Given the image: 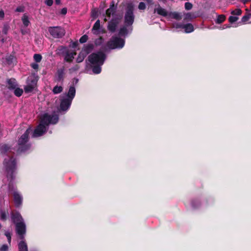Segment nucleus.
Wrapping results in <instances>:
<instances>
[{
  "label": "nucleus",
  "mask_w": 251,
  "mask_h": 251,
  "mask_svg": "<svg viewBox=\"0 0 251 251\" xmlns=\"http://www.w3.org/2000/svg\"><path fill=\"white\" fill-rule=\"evenodd\" d=\"M138 8L140 10H144L146 9V5L144 2H140L138 5Z\"/></svg>",
  "instance_id": "47"
},
{
  "label": "nucleus",
  "mask_w": 251,
  "mask_h": 251,
  "mask_svg": "<svg viewBox=\"0 0 251 251\" xmlns=\"http://www.w3.org/2000/svg\"><path fill=\"white\" fill-rule=\"evenodd\" d=\"M10 147L7 144L2 145L0 147V153L6 154L10 150Z\"/></svg>",
  "instance_id": "24"
},
{
  "label": "nucleus",
  "mask_w": 251,
  "mask_h": 251,
  "mask_svg": "<svg viewBox=\"0 0 251 251\" xmlns=\"http://www.w3.org/2000/svg\"><path fill=\"white\" fill-rule=\"evenodd\" d=\"M58 50L59 51V53L64 55L69 51L68 49L66 47L63 46H60L58 48Z\"/></svg>",
  "instance_id": "31"
},
{
  "label": "nucleus",
  "mask_w": 251,
  "mask_h": 251,
  "mask_svg": "<svg viewBox=\"0 0 251 251\" xmlns=\"http://www.w3.org/2000/svg\"><path fill=\"white\" fill-rule=\"evenodd\" d=\"M191 205L193 207L196 208L200 206V201L198 200H193L191 201Z\"/></svg>",
  "instance_id": "33"
},
{
  "label": "nucleus",
  "mask_w": 251,
  "mask_h": 251,
  "mask_svg": "<svg viewBox=\"0 0 251 251\" xmlns=\"http://www.w3.org/2000/svg\"><path fill=\"white\" fill-rule=\"evenodd\" d=\"M19 251H28V248L26 243L25 241H21L18 245Z\"/></svg>",
  "instance_id": "18"
},
{
  "label": "nucleus",
  "mask_w": 251,
  "mask_h": 251,
  "mask_svg": "<svg viewBox=\"0 0 251 251\" xmlns=\"http://www.w3.org/2000/svg\"><path fill=\"white\" fill-rule=\"evenodd\" d=\"M35 88L32 86L30 84H27L24 90L25 93H28L31 92Z\"/></svg>",
  "instance_id": "34"
},
{
  "label": "nucleus",
  "mask_w": 251,
  "mask_h": 251,
  "mask_svg": "<svg viewBox=\"0 0 251 251\" xmlns=\"http://www.w3.org/2000/svg\"><path fill=\"white\" fill-rule=\"evenodd\" d=\"M30 66L34 70H37L39 68V65L36 63H32L31 64Z\"/></svg>",
  "instance_id": "51"
},
{
  "label": "nucleus",
  "mask_w": 251,
  "mask_h": 251,
  "mask_svg": "<svg viewBox=\"0 0 251 251\" xmlns=\"http://www.w3.org/2000/svg\"><path fill=\"white\" fill-rule=\"evenodd\" d=\"M67 9L66 8H63L61 10V14L62 15H65L67 13Z\"/></svg>",
  "instance_id": "56"
},
{
  "label": "nucleus",
  "mask_w": 251,
  "mask_h": 251,
  "mask_svg": "<svg viewBox=\"0 0 251 251\" xmlns=\"http://www.w3.org/2000/svg\"><path fill=\"white\" fill-rule=\"evenodd\" d=\"M55 2L56 4H59L61 2L60 0H55Z\"/></svg>",
  "instance_id": "62"
},
{
  "label": "nucleus",
  "mask_w": 251,
  "mask_h": 251,
  "mask_svg": "<svg viewBox=\"0 0 251 251\" xmlns=\"http://www.w3.org/2000/svg\"><path fill=\"white\" fill-rule=\"evenodd\" d=\"M75 87L73 84L70 86L69 91L66 95V97L73 100L75 96Z\"/></svg>",
  "instance_id": "16"
},
{
  "label": "nucleus",
  "mask_w": 251,
  "mask_h": 251,
  "mask_svg": "<svg viewBox=\"0 0 251 251\" xmlns=\"http://www.w3.org/2000/svg\"><path fill=\"white\" fill-rule=\"evenodd\" d=\"M15 57L14 56L10 54L6 57V61L8 64L10 65L13 62V60L14 59Z\"/></svg>",
  "instance_id": "36"
},
{
  "label": "nucleus",
  "mask_w": 251,
  "mask_h": 251,
  "mask_svg": "<svg viewBox=\"0 0 251 251\" xmlns=\"http://www.w3.org/2000/svg\"><path fill=\"white\" fill-rule=\"evenodd\" d=\"M79 69V66L78 65H75L74 67L70 69V71L71 72H75L77 71Z\"/></svg>",
  "instance_id": "48"
},
{
  "label": "nucleus",
  "mask_w": 251,
  "mask_h": 251,
  "mask_svg": "<svg viewBox=\"0 0 251 251\" xmlns=\"http://www.w3.org/2000/svg\"><path fill=\"white\" fill-rule=\"evenodd\" d=\"M125 44L124 39L118 37L113 36L111 39L107 42V46L110 49H122L124 47Z\"/></svg>",
  "instance_id": "5"
},
{
  "label": "nucleus",
  "mask_w": 251,
  "mask_h": 251,
  "mask_svg": "<svg viewBox=\"0 0 251 251\" xmlns=\"http://www.w3.org/2000/svg\"><path fill=\"white\" fill-rule=\"evenodd\" d=\"M3 33L5 34H7V29L5 27H4L3 29Z\"/></svg>",
  "instance_id": "61"
},
{
  "label": "nucleus",
  "mask_w": 251,
  "mask_h": 251,
  "mask_svg": "<svg viewBox=\"0 0 251 251\" xmlns=\"http://www.w3.org/2000/svg\"><path fill=\"white\" fill-rule=\"evenodd\" d=\"M16 231L17 234L20 236L22 240L24 239V235L26 232V226L25 223L20 222L15 225Z\"/></svg>",
  "instance_id": "10"
},
{
  "label": "nucleus",
  "mask_w": 251,
  "mask_h": 251,
  "mask_svg": "<svg viewBox=\"0 0 251 251\" xmlns=\"http://www.w3.org/2000/svg\"><path fill=\"white\" fill-rule=\"evenodd\" d=\"M94 48V46L92 44H89L85 46L81 50L82 51L86 54L87 55L90 53Z\"/></svg>",
  "instance_id": "19"
},
{
  "label": "nucleus",
  "mask_w": 251,
  "mask_h": 251,
  "mask_svg": "<svg viewBox=\"0 0 251 251\" xmlns=\"http://www.w3.org/2000/svg\"><path fill=\"white\" fill-rule=\"evenodd\" d=\"M11 218L12 222L15 225L17 224V223L24 222L23 218L20 212L15 210H12L11 211Z\"/></svg>",
  "instance_id": "13"
},
{
  "label": "nucleus",
  "mask_w": 251,
  "mask_h": 251,
  "mask_svg": "<svg viewBox=\"0 0 251 251\" xmlns=\"http://www.w3.org/2000/svg\"><path fill=\"white\" fill-rule=\"evenodd\" d=\"M226 17L225 15H219L218 16L215 22L217 24H220L223 23L226 20Z\"/></svg>",
  "instance_id": "28"
},
{
  "label": "nucleus",
  "mask_w": 251,
  "mask_h": 251,
  "mask_svg": "<svg viewBox=\"0 0 251 251\" xmlns=\"http://www.w3.org/2000/svg\"><path fill=\"white\" fill-rule=\"evenodd\" d=\"M184 25V24H181V23H176V24H174L173 25L174 27H175L176 28H183V26Z\"/></svg>",
  "instance_id": "46"
},
{
  "label": "nucleus",
  "mask_w": 251,
  "mask_h": 251,
  "mask_svg": "<svg viewBox=\"0 0 251 251\" xmlns=\"http://www.w3.org/2000/svg\"><path fill=\"white\" fill-rule=\"evenodd\" d=\"M49 31L50 34L54 38H61L65 34V30L61 26L50 27Z\"/></svg>",
  "instance_id": "8"
},
{
  "label": "nucleus",
  "mask_w": 251,
  "mask_h": 251,
  "mask_svg": "<svg viewBox=\"0 0 251 251\" xmlns=\"http://www.w3.org/2000/svg\"><path fill=\"white\" fill-rule=\"evenodd\" d=\"M6 177L9 181L8 191L10 194L12 195L15 192H18L16 185L14 183L15 178L14 173L16 169V160L13 156L11 157L5 165Z\"/></svg>",
  "instance_id": "1"
},
{
  "label": "nucleus",
  "mask_w": 251,
  "mask_h": 251,
  "mask_svg": "<svg viewBox=\"0 0 251 251\" xmlns=\"http://www.w3.org/2000/svg\"><path fill=\"white\" fill-rule=\"evenodd\" d=\"M185 8L187 10H189L192 8L193 5L189 2H186L185 3Z\"/></svg>",
  "instance_id": "45"
},
{
  "label": "nucleus",
  "mask_w": 251,
  "mask_h": 251,
  "mask_svg": "<svg viewBox=\"0 0 251 251\" xmlns=\"http://www.w3.org/2000/svg\"><path fill=\"white\" fill-rule=\"evenodd\" d=\"M168 16L176 20L181 19V16L176 12H171L168 13Z\"/></svg>",
  "instance_id": "22"
},
{
  "label": "nucleus",
  "mask_w": 251,
  "mask_h": 251,
  "mask_svg": "<svg viewBox=\"0 0 251 251\" xmlns=\"http://www.w3.org/2000/svg\"><path fill=\"white\" fill-rule=\"evenodd\" d=\"M116 12V11H114V10H112L111 8H108L106 10V12H105V14L106 15V16L110 18L111 17V15H113V17L115 16H114V13Z\"/></svg>",
  "instance_id": "35"
},
{
  "label": "nucleus",
  "mask_w": 251,
  "mask_h": 251,
  "mask_svg": "<svg viewBox=\"0 0 251 251\" xmlns=\"http://www.w3.org/2000/svg\"><path fill=\"white\" fill-rule=\"evenodd\" d=\"M58 120L59 117L57 115H50L45 113L41 118L40 124L46 126L50 124H56L58 122Z\"/></svg>",
  "instance_id": "7"
},
{
  "label": "nucleus",
  "mask_w": 251,
  "mask_h": 251,
  "mask_svg": "<svg viewBox=\"0 0 251 251\" xmlns=\"http://www.w3.org/2000/svg\"><path fill=\"white\" fill-rule=\"evenodd\" d=\"M103 38L102 37L100 36L99 38L96 39L95 41V44L96 46H98L102 44L103 42Z\"/></svg>",
  "instance_id": "37"
},
{
  "label": "nucleus",
  "mask_w": 251,
  "mask_h": 251,
  "mask_svg": "<svg viewBox=\"0 0 251 251\" xmlns=\"http://www.w3.org/2000/svg\"><path fill=\"white\" fill-rule=\"evenodd\" d=\"M14 199V202L16 207H19L23 203V197L19 192H15L12 195Z\"/></svg>",
  "instance_id": "14"
},
{
  "label": "nucleus",
  "mask_w": 251,
  "mask_h": 251,
  "mask_svg": "<svg viewBox=\"0 0 251 251\" xmlns=\"http://www.w3.org/2000/svg\"><path fill=\"white\" fill-rule=\"evenodd\" d=\"M64 55V60L66 62L71 63L73 61L74 59V57L72 55H71V54L70 53V51L69 50Z\"/></svg>",
  "instance_id": "27"
},
{
  "label": "nucleus",
  "mask_w": 251,
  "mask_h": 251,
  "mask_svg": "<svg viewBox=\"0 0 251 251\" xmlns=\"http://www.w3.org/2000/svg\"><path fill=\"white\" fill-rule=\"evenodd\" d=\"M15 11L18 12H23L24 11V8L22 6H19L17 7Z\"/></svg>",
  "instance_id": "54"
},
{
  "label": "nucleus",
  "mask_w": 251,
  "mask_h": 251,
  "mask_svg": "<svg viewBox=\"0 0 251 251\" xmlns=\"http://www.w3.org/2000/svg\"><path fill=\"white\" fill-rule=\"evenodd\" d=\"M100 28V20H98L94 24L92 30L93 31V33L95 34H98L99 33L97 32V30H98Z\"/></svg>",
  "instance_id": "25"
},
{
  "label": "nucleus",
  "mask_w": 251,
  "mask_h": 251,
  "mask_svg": "<svg viewBox=\"0 0 251 251\" xmlns=\"http://www.w3.org/2000/svg\"><path fill=\"white\" fill-rule=\"evenodd\" d=\"M70 53L71 54V55H72L74 57L76 54V52L75 51H73L71 52H70Z\"/></svg>",
  "instance_id": "60"
},
{
  "label": "nucleus",
  "mask_w": 251,
  "mask_h": 251,
  "mask_svg": "<svg viewBox=\"0 0 251 251\" xmlns=\"http://www.w3.org/2000/svg\"><path fill=\"white\" fill-rule=\"evenodd\" d=\"M224 26H226V28H229V27H230V25H224Z\"/></svg>",
  "instance_id": "64"
},
{
  "label": "nucleus",
  "mask_w": 251,
  "mask_h": 251,
  "mask_svg": "<svg viewBox=\"0 0 251 251\" xmlns=\"http://www.w3.org/2000/svg\"><path fill=\"white\" fill-rule=\"evenodd\" d=\"M33 58L36 62L39 63V62H41L42 57L41 54L35 53L34 54Z\"/></svg>",
  "instance_id": "38"
},
{
  "label": "nucleus",
  "mask_w": 251,
  "mask_h": 251,
  "mask_svg": "<svg viewBox=\"0 0 251 251\" xmlns=\"http://www.w3.org/2000/svg\"><path fill=\"white\" fill-rule=\"evenodd\" d=\"M156 12L158 15L163 17H167L168 15L167 11L165 9L162 8L160 5H158V7L154 9V13Z\"/></svg>",
  "instance_id": "17"
},
{
  "label": "nucleus",
  "mask_w": 251,
  "mask_h": 251,
  "mask_svg": "<svg viewBox=\"0 0 251 251\" xmlns=\"http://www.w3.org/2000/svg\"><path fill=\"white\" fill-rule=\"evenodd\" d=\"M29 82L28 83V84H30L34 88L36 87L37 80L36 78H33L31 80H29Z\"/></svg>",
  "instance_id": "40"
},
{
  "label": "nucleus",
  "mask_w": 251,
  "mask_h": 251,
  "mask_svg": "<svg viewBox=\"0 0 251 251\" xmlns=\"http://www.w3.org/2000/svg\"><path fill=\"white\" fill-rule=\"evenodd\" d=\"M251 16V14H246L245 15H244L242 18V19H241L242 22V23H246L247 21H248Z\"/></svg>",
  "instance_id": "41"
},
{
  "label": "nucleus",
  "mask_w": 251,
  "mask_h": 251,
  "mask_svg": "<svg viewBox=\"0 0 251 251\" xmlns=\"http://www.w3.org/2000/svg\"><path fill=\"white\" fill-rule=\"evenodd\" d=\"M13 90L14 95L18 97H20L23 94V90L18 87V86Z\"/></svg>",
  "instance_id": "30"
},
{
  "label": "nucleus",
  "mask_w": 251,
  "mask_h": 251,
  "mask_svg": "<svg viewBox=\"0 0 251 251\" xmlns=\"http://www.w3.org/2000/svg\"><path fill=\"white\" fill-rule=\"evenodd\" d=\"M238 20V18L236 16H230L228 18V21L229 23L232 24L236 22Z\"/></svg>",
  "instance_id": "43"
},
{
  "label": "nucleus",
  "mask_w": 251,
  "mask_h": 251,
  "mask_svg": "<svg viewBox=\"0 0 251 251\" xmlns=\"http://www.w3.org/2000/svg\"><path fill=\"white\" fill-rule=\"evenodd\" d=\"M4 17V13L3 10H0V19H3Z\"/></svg>",
  "instance_id": "57"
},
{
  "label": "nucleus",
  "mask_w": 251,
  "mask_h": 251,
  "mask_svg": "<svg viewBox=\"0 0 251 251\" xmlns=\"http://www.w3.org/2000/svg\"><path fill=\"white\" fill-rule=\"evenodd\" d=\"M32 130L28 128L25 133L18 140V148L17 152L18 153L24 152L29 150L31 147V144L28 143L29 141V135Z\"/></svg>",
  "instance_id": "2"
},
{
  "label": "nucleus",
  "mask_w": 251,
  "mask_h": 251,
  "mask_svg": "<svg viewBox=\"0 0 251 251\" xmlns=\"http://www.w3.org/2000/svg\"><path fill=\"white\" fill-rule=\"evenodd\" d=\"M128 26H126L125 25L123 27H121L119 31L118 34L121 36H124L127 34L128 30L127 29V27Z\"/></svg>",
  "instance_id": "23"
},
{
  "label": "nucleus",
  "mask_w": 251,
  "mask_h": 251,
  "mask_svg": "<svg viewBox=\"0 0 251 251\" xmlns=\"http://www.w3.org/2000/svg\"><path fill=\"white\" fill-rule=\"evenodd\" d=\"M147 3L150 5H153L154 4L153 0H144Z\"/></svg>",
  "instance_id": "58"
},
{
  "label": "nucleus",
  "mask_w": 251,
  "mask_h": 251,
  "mask_svg": "<svg viewBox=\"0 0 251 251\" xmlns=\"http://www.w3.org/2000/svg\"><path fill=\"white\" fill-rule=\"evenodd\" d=\"M45 3L48 6H50L53 4V0H46Z\"/></svg>",
  "instance_id": "55"
},
{
  "label": "nucleus",
  "mask_w": 251,
  "mask_h": 251,
  "mask_svg": "<svg viewBox=\"0 0 251 251\" xmlns=\"http://www.w3.org/2000/svg\"><path fill=\"white\" fill-rule=\"evenodd\" d=\"M78 45V44L77 41L73 42L70 45V47L73 49H75L77 47Z\"/></svg>",
  "instance_id": "52"
},
{
  "label": "nucleus",
  "mask_w": 251,
  "mask_h": 251,
  "mask_svg": "<svg viewBox=\"0 0 251 251\" xmlns=\"http://www.w3.org/2000/svg\"><path fill=\"white\" fill-rule=\"evenodd\" d=\"M63 90V88L61 86L56 85L52 89V92L54 94H58L61 93Z\"/></svg>",
  "instance_id": "29"
},
{
  "label": "nucleus",
  "mask_w": 251,
  "mask_h": 251,
  "mask_svg": "<svg viewBox=\"0 0 251 251\" xmlns=\"http://www.w3.org/2000/svg\"><path fill=\"white\" fill-rule=\"evenodd\" d=\"M72 100L67 97L61 99L59 106L60 110L63 111L68 110L72 104Z\"/></svg>",
  "instance_id": "11"
},
{
  "label": "nucleus",
  "mask_w": 251,
  "mask_h": 251,
  "mask_svg": "<svg viewBox=\"0 0 251 251\" xmlns=\"http://www.w3.org/2000/svg\"><path fill=\"white\" fill-rule=\"evenodd\" d=\"M78 82V79L77 78H75L74 79V81H73V84L74 85V84H76Z\"/></svg>",
  "instance_id": "59"
},
{
  "label": "nucleus",
  "mask_w": 251,
  "mask_h": 251,
  "mask_svg": "<svg viewBox=\"0 0 251 251\" xmlns=\"http://www.w3.org/2000/svg\"><path fill=\"white\" fill-rule=\"evenodd\" d=\"M242 11L240 9L237 8L232 11L231 12V14L233 15H240L242 14Z\"/></svg>",
  "instance_id": "42"
},
{
  "label": "nucleus",
  "mask_w": 251,
  "mask_h": 251,
  "mask_svg": "<svg viewBox=\"0 0 251 251\" xmlns=\"http://www.w3.org/2000/svg\"><path fill=\"white\" fill-rule=\"evenodd\" d=\"M122 18V15H116L108 22L107 28L110 32L114 33L116 31Z\"/></svg>",
  "instance_id": "6"
},
{
  "label": "nucleus",
  "mask_w": 251,
  "mask_h": 251,
  "mask_svg": "<svg viewBox=\"0 0 251 251\" xmlns=\"http://www.w3.org/2000/svg\"><path fill=\"white\" fill-rule=\"evenodd\" d=\"M101 66L102 65H100V64H91V68L93 73L95 74H99L100 73L101 71Z\"/></svg>",
  "instance_id": "20"
},
{
  "label": "nucleus",
  "mask_w": 251,
  "mask_h": 251,
  "mask_svg": "<svg viewBox=\"0 0 251 251\" xmlns=\"http://www.w3.org/2000/svg\"><path fill=\"white\" fill-rule=\"evenodd\" d=\"M88 39V36L86 35H83L79 39V42L81 44L87 42Z\"/></svg>",
  "instance_id": "39"
},
{
  "label": "nucleus",
  "mask_w": 251,
  "mask_h": 251,
  "mask_svg": "<svg viewBox=\"0 0 251 251\" xmlns=\"http://www.w3.org/2000/svg\"><path fill=\"white\" fill-rule=\"evenodd\" d=\"M7 214L5 212L1 211L0 214V219L2 221H5L6 220Z\"/></svg>",
  "instance_id": "44"
},
{
  "label": "nucleus",
  "mask_w": 251,
  "mask_h": 251,
  "mask_svg": "<svg viewBox=\"0 0 251 251\" xmlns=\"http://www.w3.org/2000/svg\"><path fill=\"white\" fill-rule=\"evenodd\" d=\"M46 127L39 124L34 130L32 136L34 138L41 136L46 133Z\"/></svg>",
  "instance_id": "12"
},
{
  "label": "nucleus",
  "mask_w": 251,
  "mask_h": 251,
  "mask_svg": "<svg viewBox=\"0 0 251 251\" xmlns=\"http://www.w3.org/2000/svg\"><path fill=\"white\" fill-rule=\"evenodd\" d=\"M109 8H111L112 10H114V11H116V9H117V6L115 5V4H114V1H112L110 4V7Z\"/></svg>",
  "instance_id": "49"
},
{
  "label": "nucleus",
  "mask_w": 251,
  "mask_h": 251,
  "mask_svg": "<svg viewBox=\"0 0 251 251\" xmlns=\"http://www.w3.org/2000/svg\"><path fill=\"white\" fill-rule=\"evenodd\" d=\"M5 235L6 236V237L7 238L8 242L9 243H10L11 242V237L10 233H9V232H6L5 233Z\"/></svg>",
  "instance_id": "53"
},
{
  "label": "nucleus",
  "mask_w": 251,
  "mask_h": 251,
  "mask_svg": "<svg viewBox=\"0 0 251 251\" xmlns=\"http://www.w3.org/2000/svg\"><path fill=\"white\" fill-rule=\"evenodd\" d=\"M8 249V246L6 244H4L0 248V251H7Z\"/></svg>",
  "instance_id": "50"
},
{
  "label": "nucleus",
  "mask_w": 251,
  "mask_h": 251,
  "mask_svg": "<svg viewBox=\"0 0 251 251\" xmlns=\"http://www.w3.org/2000/svg\"><path fill=\"white\" fill-rule=\"evenodd\" d=\"M22 20L23 23V25L27 27L30 24V22L28 20V16L24 14L22 18Z\"/></svg>",
  "instance_id": "32"
},
{
  "label": "nucleus",
  "mask_w": 251,
  "mask_h": 251,
  "mask_svg": "<svg viewBox=\"0 0 251 251\" xmlns=\"http://www.w3.org/2000/svg\"><path fill=\"white\" fill-rule=\"evenodd\" d=\"M66 77V73L64 67L58 69L53 76V81L57 83L63 84Z\"/></svg>",
  "instance_id": "9"
},
{
  "label": "nucleus",
  "mask_w": 251,
  "mask_h": 251,
  "mask_svg": "<svg viewBox=\"0 0 251 251\" xmlns=\"http://www.w3.org/2000/svg\"><path fill=\"white\" fill-rule=\"evenodd\" d=\"M106 58L105 54L99 51L97 53L91 54L88 57V60L92 65L100 64L102 65Z\"/></svg>",
  "instance_id": "4"
},
{
  "label": "nucleus",
  "mask_w": 251,
  "mask_h": 251,
  "mask_svg": "<svg viewBox=\"0 0 251 251\" xmlns=\"http://www.w3.org/2000/svg\"><path fill=\"white\" fill-rule=\"evenodd\" d=\"M7 88L10 90H13L18 86L16 80L14 78L7 79Z\"/></svg>",
  "instance_id": "15"
},
{
  "label": "nucleus",
  "mask_w": 251,
  "mask_h": 251,
  "mask_svg": "<svg viewBox=\"0 0 251 251\" xmlns=\"http://www.w3.org/2000/svg\"><path fill=\"white\" fill-rule=\"evenodd\" d=\"M134 5L132 3L127 4L126 13L124 17V23L126 26L131 25L134 21V15L133 13Z\"/></svg>",
  "instance_id": "3"
},
{
  "label": "nucleus",
  "mask_w": 251,
  "mask_h": 251,
  "mask_svg": "<svg viewBox=\"0 0 251 251\" xmlns=\"http://www.w3.org/2000/svg\"><path fill=\"white\" fill-rule=\"evenodd\" d=\"M97 12L96 11H93L92 12V15L93 16H95L97 15Z\"/></svg>",
  "instance_id": "63"
},
{
  "label": "nucleus",
  "mask_w": 251,
  "mask_h": 251,
  "mask_svg": "<svg viewBox=\"0 0 251 251\" xmlns=\"http://www.w3.org/2000/svg\"><path fill=\"white\" fill-rule=\"evenodd\" d=\"M87 55L85 54L83 51H81L76 58V62L77 63H81L82 62L85 58L86 57Z\"/></svg>",
  "instance_id": "26"
},
{
  "label": "nucleus",
  "mask_w": 251,
  "mask_h": 251,
  "mask_svg": "<svg viewBox=\"0 0 251 251\" xmlns=\"http://www.w3.org/2000/svg\"><path fill=\"white\" fill-rule=\"evenodd\" d=\"M183 29H184L185 32L187 33H191L194 30L193 25L190 23L184 24Z\"/></svg>",
  "instance_id": "21"
}]
</instances>
